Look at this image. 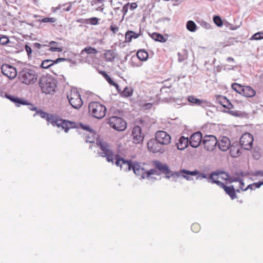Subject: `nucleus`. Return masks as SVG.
Segmentation results:
<instances>
[{
	"instance_id": "f257e3e1",
	"label": "nucleus",
	"mask_w": 263,
	"mask_h": 263,
	"mask_svg": "<svg viewBox=\"0 0 263 263\" xmlns=\"http://www.w3.org/2000/svg\"><path fill=\"white\" fill-rule=\"evenodd\" d=\"M96 144L99 148V154L102 157H106L108 162L114 164L115 156L117 154L114 153L110 145L102 140H98Z\"/></svg>"
},
{
	"instance_id": "f03ea898",
	"label": "nucleus",
	"mask_w": 263,
	"mask_h": 263,
	"mask_svg": "<svg viewBox=\"0 0 263 263\" xmlns=\"http://www.w3.org/2000/svg\"><path fill=\"white\" fill-rule=\"evenodd\" d=\"M39 85L43 92L53 94L55 91L56 81L51 76H42L40 79Z\"/></svg>"
},
{
	"instance_id": "7ed1b4c3",
	"label": "nucleus",
	"mask_w": 263,
	"mask_h": 263,
	"mask_svg": "<svg viewBox=\"0 0 263 263\" xmlns=\"http://www.w3.org/2000/svg\"><path fill=\"white\" fill-rule=\"evenodd\" d=\"M38 76L36 72L31 69L24 68L19 72L18 80L20 81L27 85H31L35 83L37 80Z\"/></svg>"
},
{
	"instance_id": "20e7f679",
	"label": "nucleus",
	"mask_w": 263,
	"mask_h": 263,
	"mask_svg": "<svg viewBox=\"0 0 263 263\" xmlns=\"http://www.w3.org/2000/svg\"><path fill=\"white\" fill-rule=\"evenodd\" d=\"M88 112L92 117L101 119L106 114V108L105 105L97 101L89 103L88 105Z\"/></svg>"
},
{
	"instance_id": "39448f33",
	"label": "nucleus",
	"mask_w": 263,
	"mask_h": 263,
	"mask_svg": "<svg viewBox=\"0 0 263 263\" xmlns=\"http://www.w3.org/2000/svg\"><path fill=\"white\" fill-rule=\"evenodd\" d=\"M67 98L69 104L76 109L81 108L83 104L81 95L76 88H71L67 93Z\"/></svg>"
},
{
	"instance_id": "423d86ee",
	"label": "nucleus",
	"mask_w": 263,
	"mask_h": 263,
	"mask_svg": "<svg viewBox=\"0 0 263 263\" xmlns=\"http://www.w3.org/2000/svg\"><path fill=\"white\" fill-rule=\"evenodd\" d=\"M107 123L111 127L117 131H124L127 128L126 122L122 118L119 117L112 116L109 117Z\"/></svg>"
},
{
	"instance_id": "0eeeda50",
	"label": "nucleus",
	"mask_w": 263,
	"mask_h": 263,
	"mask_svg": "<svg viewBox=\"0 0 263 263\" xmlns=\"http://www.w3.org/2000/svg\"><path fill=\"white\" fill-rule=\"evenodd\" d=\"M202 145L206 151L213 152L217 145V139L214 135H205L203 137Z\"/></svg>"
},
{
	"instance_id": "6e6552de",
	"label": "nucleus",
	"mask_w": 263,
	"mask_h": 263,
	"mask_svg": "<svg viewBox=\"0 0 263 263\" xmlns=\"http://www.w3.org/2000/svg\"><path fill=\"white\" fill-rule=\"evenodd\" d=\"M53 126H57L61 127L65 132H67L70 128L77 127V123L74 121H70L67 120H63L55 117L53 119L52 122L50 123Z\"/></svg>"
},
{
	"instance_id": "1a4fd4ad",
	"label": "nucleus",
	"mask_w": 263,
	"mask_h": 263,
	"mask_svg": "<svg viewBox=\"0 0 263 263\" xmlns=\"http://www.w3.org/2000/svg\"><path fill=\"white\" fill-rule=\"evenodd\" d=\"M155 138L158 141V143L161 144L164 148L170 145L172 142L171 135L164 130L156 132L155 134Z\"/></svg>"
},
{
	"instance_id": "9d476101",
	"label": "nucleus",
	"mask_w": 263,
	"mask_h": 263,
	"mask_svg": "<svg viewBox=\"0 0 263 263\" xmlns=\"http://www.w3.org/2000/svg\"><path fill=\"white\" fill-rule=\"evenodd\" d=\"M147 148L149 152L153 154H163L165 149L154 138H151L147 142Z\"/></svg>"
},
{
	"instance_id": "9b49d317",
	"label": "nucleus",
	"mask_w": 263,
	"mask_h": 263,
	"mask_svg": "<svg viewBox=\"0 0 263 263\" xmlns=\"http://www.w3.org/2000/svg\"><path fill=\"white\" fill-rule=\"evenodd\" d=\"M253 141V136L249 133L243 134L239 139L240 145L246 150H250L252 148Z\"/></svg>"
},
{
	"instance_id": "f8f14e48",
	"label": "nucleus",
	"mask_w": 263,
	"mask_h": 263,
	"mask_svg": "<svg viewBox=\"0 0 263 263\" xmlns=\"http://www.w3.org/2000/svg\"><path fill=\"white\" fill-rule=\"evenodd\" d=\"M115 162H114V163H115L117 166H119L121 170L123 171L127 172L132 169L133 164L132 161L125 160L118 154L115 156Z\"/></svg>"
},
{
	"instance_id": "ddd939ff",
	"label": "nucleus",
	"mask_w": 263,
	"mask_h": 263,
	"mask_svg": "<svg viewBox=\"0 0 263 263\" xmlns=\"http://www.w3.org/2000/svg\"><path fill=\"white\" fill-rule=\"evenodd\" d=\"M131 138L133 142L135 144H139L143 142L144 135L142 134V129L139 126H136L133 128Z\"/></svg>"
},
{
	"instance_id": "4468645a",
	"label": "nucleus",
	"mask_w": 263,
	"mask_h": 263,
	"mask_svg": "<svg viewBox=\"0 0 263 263\" xmlns=\"http://www.w3.org/2000/svg\"><path fill=\"white\" fill-rule=\"evenodd\" d=\"M2 73L10 79L15 78L17 75V71L13 66L9 64H3L1 68Z\"/></svg>"
},
{
	"instance_id": "2eb2a0df",
	"label": "nucleus",
	"mask_w": 263,
	"mask_h": 263,
	"mask_svg": "<svg viewBox=\"0 0 263 263\" xmlns=\"http://www.w3.org/2000/svg\"><path fill=\"white\" fill-rule=\"evenodd\" d=\"M203 137L200 132L193 133L189 139L190 145L193 147H198L202 143Z\"/></svg>"
},
{
	"instance_id": "dca6fc26",
	"label": "nucleus",
	"mask_w": 263,
	"mask_h": 263,
	"mask_svg": "<svg viewBox=\"0 0 263 263\" xmlns=\"http://www.w3.org/2000/svg\"><path fill=\"white\" fill-rule=\"evenodd\" d=\"M217 146L221 151L226 152L228 151L231 146L230 139L226 136L220 137L217 140Z\"/></svg>"
},
{
	"instance_id": "f3484780",
	"label": "nucleus",
	"mask_w": 263,
	"mask_h": 263,
	"mask_svg": "<svg viewBox=\"0 0 263 263\" xmlns=\"http://www.w3.org/2000/svg\"><path fill=\"white\" fill-rule=\"evenodd\" d=\"M189 144L188 138L181 136L178 140V142L176 143L177 148L179 150H184L185 149Z\"/></svg>"
},
{
	"instance_id": "a211bd4d",
	"label": "nucleus",
	"mask_w": 263,
	"mask_h": 263,
	"mask_svg": "<svg viewBox=\"0 0 263 263\" xmlns=\"http://www.w3.org/2000/svg\"><path fill=\"white\" fill-rule=\"evenodd\" d=\"M7 98L14 102L17 106H20L21 105H27L28 104V101L24 99H22L12 95H6Z\"/></svg>"
},
{
	"instance_id": "6ab92c4d",
	"label": "nucleus",
	"mask_w": 263,
	"mask_h": 263,
	"mask_svg": "<svg viewBox=\"0 0 263 263\" xmlns=\"http://www.w3.org/2000/svg\"><path fill=\"white\" fill-rule=\"evenodd\" d=\"M256 95L255 90L250 86H245L243 88L242 92H241V95L247 97V98H252L255 96Z\"/></svg>"
},
{
	"instance_id": "aec40b11",
	"label": "nucleus",
	"mask_w": 263,
	"mask_h": 263,
	"mask_svg": "<svg viewBox=\"0 0 263 263\" xmlns=\"http://www.w3.org/2000/svg\"><path fill=\"white\" fill-rule=\"evenodd\" d=\"M229 149H230V154L233 157H238L241 153V148L238 144H235L233 143L232 145L231 144Z\"/></svg>"
},
{
	"instance_id": "412c9836",
	"label": "nucleus",
	"mask_w": 263,
	"mask_h": 263,
	"mask_svg": "<svg viewBox=\"0 0 263 263\" xmlns=\"http://www.w3.org/2000/svg\"><path fill=\"white\" fill-rule=\"evenodd\" d=\"M112 1L113 0H92L91 2V5L92 6H97L99 4H102V5L100 6H99V7H98L96 9V10L98 11L103 12L104 8H105V6H104V4H103V3L108 1L110 3L111 6H112Z\"/></svg>"
},
{
	"instance_id": "4be33fe9",
	"label": "nucleus",
	"mask_w": 263,
	"mask_h": 263,
	"mask_svg": "<svg viewBox=\"0 0 263 263\" xmlns=\"http://www.w3.org/2000/svg\"><path fill=\"white\" fill-rule=\"evenodd\" d=\"M221 187L230 196L232 199H234L237 197L235 190L232 185L228 186L224 184H221Z\"/></svg>"
},
{
	"instance_id": "5701e85b",
	"label": "nucleus",
	"mask_w": 263,
	"mask_h": 263,
	"mask_svg": "<svg viewBox=\"0 0 263 263\" xmlns=\"http://www.w3.org/2000/svg\"><path fill=\"white\" fill-rule=\"evenodd\" d=\"M221 175L220 173H212L210 176V179L212 182L215 183L221 187V184H224L221 181Z\"/></svg>"
},
{
	"instance_id": "b1692460",
	"label": "nucleus",
	"mask_w": 263,
	"mask_h": 263,
	"mask_svg": "<svg viewBox=\"0 0 263 263\" xmlns=\"http://www.w3.org/2000/svg\"><path fill=\"white\" fill-rule=\"evenodd\" d=\"M187 100L190 103L198 106H202L203 105L205 104L206 103V102L205 101L199 99L194 96H189L187 98Z\"/></svg>"
},
{
	"instance_id": "393cba45",
	"label": "nucleus",
	"mask_w": 263,
	"mask_h": 263,
	"mask_svg": "<svg viewBox=\"0 0 263 263\" xmlns=\"http://www.w3.org/2000/svg\"><path fill=\"white\" fill-rule=\"evenodd\" d=\"M132 168L135 174L137 175H141L143 177L144 170L143 168L141 167L139 163L135 162L133 163Z\"/></svg>"
},
{
	"instance_id": "a878e982",
	"label": "nucleus",
	"mask_w": 263,
	"mask_h": 263,
	"mask_svg": "<svg viewBox=\"0 0 263 263\" xmlns=\"http://www.w3.org/2000/svg\"><path fill=\"white\" fill-rule=\"evenodd\" d=\"M154 164L157 169L162 172L165 174L168 173L169 170L168 166L166 164H164L159 161H155L154 162Z\"/></svg>"
},
{
	"instance_id": "bb28decb",
	"label": "nucleus",
	"mask_w": 263,
	"mask_h": 263,
	"mask_svg": "<svg viewBox=\"0 0 263 263\" xmlns=\"http://www.w3.org/2000/svg\"><path fill=\"white\" fill-rule=\"evenodd\" d=\"M219 101L220 104L224 108L231 109L233 107L230 101L225 97H220Z\"/></svg>"
},
{
	"instance_id": "cd10ccee",
	"label": "nucleus",
	"mask_w": 263,
	"mask_h": 263,
	"mask_svg": "<svg viewBox=\"0 0 263 263\" xmlns=\"http://www.w3.org/2000/svg\"><path fill=\"white\" fill-rule=\"evenodd\" d=\"M137 57L141 61H145L148 57V53L144 49H140L137 52Z\"/></svg>"
},
{
	"instance_id": "c85d7f7f",
	"label": "nucleus",
	"mask_w": 263,
	"mask_h": 263,
	"mask_svg": "<svg viewBox=\"0 0 263 263\" xmlns=\"http://www.w3.org/2000/svg\"><path fill=\"white\" fill-rule=\"evenodd\" d=\"M151 36L153 40L158 42L164 43L166 41V39L163 36V35L157 32L153 33Z\"/></svg>"
},
{
	"instance_id": "c756f323",
	"label": "nucleus",
	"mask_w": 263,
	"mask_h": 263,
	"mask_svg": "<svg viewBox=\"0 0 263 263\" xmlns=\"http://www.w3.org/2000/svg\"><path fill=\"white\" fill-rule=\"evenodd\" d=\"M50 48L49 50L52 52H61L62 48L58 47V43L54 41H51L50 42Z\"/></svg>"
},
{
	"instance_id": "7c9ffc66",
	"label": "nucleus",
	"mask_w": 263,
	"mask_h": 263,
	"mask_svg": "<svg viewBox=\"0 0 263 263\" xmlns=\"http://www.w3.org/2000/svg\"><path fill=\"white\" fill-rule=\"evenodd\" d=\"M104 57L107 61H112L115 58V53L111 50H107L104 53Z\"/></svg>"
},
{
	"instance_id": "2f4dec72",
	"label": "nucleus",
	"mask_w": 263,
	"mask_h": 263,
	"mask_svg": "<svg viewBox=\"0 0 263 263\" xmlns=\"http://www.w3.org/2000/svg\"><path fill=\"white\" fill-rule=\"evenodd\" d=\"M244 87V85H241L238 83H233L231 85V87L236 92L239 93L241 95V92L243 90V88Z\"/></svg>"
},
{
	"instance_id": "473e14b6",
	"label": "nucleus",
	"mask_w": 263,
	"mask_h": 263,
	"mask_svg": "<svg viewBox=\"0 0 263 263\" xmlns=\"http://www.w3.org/2000/svg\"><path fill=\"white\" fill-rule=\"evenodd\" d=\"M133 94V89L131 87H126L121 92V95L124 97H130Z\"/></svg>"
},
{
	"instance_id": "72a5a7b5",
	"label": "nucleus",
	"mask_w": 263,
	"mask_h": 263,
	"mask_svg": "<svg viewBox=\"0 0 263 263\" xmlns=\"http://www.w3.org/2000/svg\"><path fill=\"white\" fill-rule=\"evenodd\" d=\"M232 181L234 182H239V187L242 191H246L247 187H245V183L243 182V180L240 177H233L232 178Z\"/></svg>"
},
{
	"instance_id": "f704fd0d",
	"label": "nucleus",
	"mask_w": 263,
	"mask_h": 263,
	"mask_svg": "<svg viewBox=\"0 0 263 263\" xmlns=\"http://www.w3.org/2000/svg\"><path fill=\"white\" fill-rule=\"evenodd\" d=\"M186 28L190 31L194 32L196 30L197 26L193 21H189L187 22Z\"/></svg>"
},
{
	"instance_id": "c9c22d12",
	"label": "nucleus",
	"mask_w": 263,
	"mask_h": 263,
	"mask_svg": "<svg viewBox=\"0 0 263 263\" xmlns=\"http://www.w3.org/2000/svg\"><path fill=\"white\" fill-rule=\"evenodd\" d=\"M39 114L41 117L45 118L47 121L51 123L52 122L53 119L55 118V117L49 115L45 112L41 111Z\"/></svg>"
},
{
	"instance_id": "e433bc0d",
	"label": "nucleus",
	"mask_w": 263,
	"mask_h": 263,
	"mask_svg": "<svg viewBox=\"0 0 263 263\" xmlns=\"http://www.w3.org/2000/svg\"><path fill=\"white\" fill-rule=\"evenodd\" d=\"M54 64V61L51 60H45L43 61L41 64V67L47 69Z\"/></svg>"
},
{
	"instance_id": "4c0bfd02",
	"label": "nucleus",
	"mask_w": 263,
	"mask_h": 263,
	"mask_svg": "<svg viewBox=\"0 0 263 263\" xmlns=\"http://www.w3.org/2000/svg\"><path fill=\"white\" fill-rule=\"evenodd\" d=\"M84 52H85L86 53H87L88 54H96L97 53L98 51L93 47H87L82 50L81 53H83Z\"/></svg>"
},
{
	"instance_id": "58836bf2",
	"label": "nucleus",
	"mask_w": 263,
	"mask_h": 263,
	"mask_svg": "<svg viewBox=\"0 0 263 263\" xmlns=\"http://www.w3.org/2000/svg\"><path fill=\"white\" fill-rule=\"evenodd\" d=\"M263 39V31L258 32L251 36V40H260Z\"/></svg>"
},
{
	"instance_id": "ea45409f",
	"label": "nucleus",
	"mask_w": 263,
	"mask_h": 263,
	"mask_svg": "<svg viewBox=\"0 0 263 263\" xmlns=\"http://www.w3.org/2000/svg\"><path fill=\"white\" fill-rule=\"evenodd\" d=\"M180 172L182 174V176L184 177H186L185 175H190L192 176H194L197 175L198 173V172L196 170L194 171H189L185 170H182L180 171Z\"/></svg>"
},
{
	"instance_id": "a19ab883",
	"label": "nucleus",
	"mask_w": 263,
	"mask_h": 263,
	"mask_svg": "<svg viewBox=\"0 0 263 263\" xmlns=\"http://www.w3.org/2000/svg\"><path fill=\"white\" fill-rule=\"evenodd\" d=\"M155 174H158L157 171L155 169H151L150 170L146 171H144V175L142 177L143 178H144V177L148 178L151 175H155Z\"/></svg>"
},
{
	"instance_id": "79ce46f5",
	"label": "nucleus",
	"mask_w": 263,
	"mask_h": 263,
	"mask_svg": "<svg viewBox=\"0 0 263 263\" xmlns=\"http://www.w3.org/2000/svg\"><path fill=\"white\" fill-rule=\"evenodd\" d=\"M99 19L96 17H91L86 20V23L90 24L92 25H96L98 24Z\"/></svg>"
},
{
	"instance_id": "37998d69",
	"label": "nucleus",
	"mask_w": 263,
	"mask_h": 263,
	"mask_svg": "<svg viewBox=\"0 0 263 263\" xmlns=\"http://www.w3.org/2000/svg\"><path fill=\"white\" fill-rule=\"evenodd\" d=\"M38 21L40 23H55L57 19L55 17H45L41 20H39Z\"/></svg>"
},
{
	"instance_id": "c03bdc74",
	"label": "nucleus",
	"mask_w": 263,
	"mask_h": 263,
	"mask_svg": "<svg viewBox=\"0 0 263 263\" xmlns=\"http://www.w3.org/2000/svg\"><path fill=\"white\" fill-rule=\"evenodd\" d=\"M213 21L215 24L218 27H221L223 25V22L219 16H215L213 18Z\"/></svg>"
},
{
	"instance_id": "a18cd8bd",
	"label": "nucleus",
	"mask_w": 263,
	"mask_h": 263,
	"mask_svg": "<svg viewBox=\"0 0 263 263\" xmlns=\"http://www.w3.org/2000/svg\"><path fill=\"white\" fill-rule=\"evenodd\" d=\"M132 33H133V31L130 30H128L126 32L125 36V42L129 43L132 41L133 39Z\"/></svg>"
},
{
	"instance_id": "49530a36",
	"label": "nucleus",
	"mask_w": 263,
	"mask_h": 263,
	"mask_svg": "<svg viewBox=\"0 0 263 263\" xmlns=\"http://www.w3.org/2000/svg\"><path fill=\"white\" fill-rule=\"evenodd\" d=\"M191 230L194 233H197L200 230V226L198 223H194L191 226Z\"/></svg>"
},
{
	"instance_id": "de8ad7c7",
	"label": "nucleus",
	"mask_w": 263,
	"mask_h": 263,
	"mask_svg": "<svg viewBox=\"0 0 263 263\" xmlns=\"http://www.w3.org/2000/svg\"><path fill=\"white\" fill-rule=\"evenodd\" d=\"M9 42V39L6 36L3 35L0 37V44L2 45H7Z\"/></svg>"
},
{
	"instance_id": "09e8293b",
	"label": "nucleus",
	"mask_w": 263,
	"mask_h": 263,
	"mask_svg": "<svg viewBox=\"0 0 263 263\" xmlns=\"http://www.w3.org/2000/svg\"><path fill=\"white\" fill-rule=\"evenodd\" d=\"M109 29L114 34L117 33L119 30V27L113 23L110 26Z\"/></svg>"
},
{
	"instance_id": "8fccbe9b",
	"label": "nucleus",
	"mask_w": 263,
	"mask_h": 263,
	"mask_svg": "<svg viewBox=\"0 0 263 263\" xmlns=\"http://www.w3.org/2000/svg\"><path fill=\"white\" fill-rule=\"evenodd\" d=\"M137 60V59L136 57H132L130 60V64L133 67H139L141 65L139 63H137L135 61Z\"/></svg>"
},
{
	"instance_id": "3c124183",
	"label": "nucleus",
	"mask_w": 263,
	"mask_h": 263,
	"mask_svg": "<svg viewBox=\"0 0 263 263\" xmlns=\"http://www.w3.org/2000/svg\"><path fill=\"white\" fill-rule=\"evenodd\" d=\"M25 48L26 51L27 53V55H28V57H31V54H32L31 48L27 45H25Z\"/></svg>"
},
{
	"instance_id": "603ef678",
	"label": "nucleus",
	"mask_w": 263,
	"mask_h": 263,
	"mask_svg": "<svg viewBox=\"0 0 263 263\" xmlns=\"http://www.w3.org/2000/svg\"><path fill=\"white\" fill-rule=\"evenodd\" d=\"M129 3H128L126 4H125L123 6L122 10V11L123 13V15H125L126 14V13L127 12L128 8H129Z\"/></svg>"
},
{
	"instance_id": "864d4df0",
	"label": "nucleus",
	"mask_w": 263,
	"mask_h": 263,
	"mask_svg": "<svg viewBox=\"0 0 263 263\" xmlns=\"http://www.w3.org/2000/svg\"><path fill=\"white\" fill-rule=\"evenodd\" d=\"M254 176H260L263 177V170L262 171H256L253 174Z\"/></svg>"
},
{
	"instance_id": "5fc2aeb1",
	"label": "nucleus",
	"mask_w": 263,
	"mask_h": 263,
	"mask_svg": "<svg viewBox=\"0 0 263 263\" xmlns=\"http://www.w3.org/2000/svg\"><path fill=\"white\" fill-rule=\"evenodd\" d=\"M255 189L259 188L262 185H263V180L258 182L253 183Z\"/></svg>"
},
{
	"instance_id": "6e6d98bb",
	"label": "nucleus",
	"mask_w": 263,
	"mask_h": 263,
	"mask_svg": "<svg viewBox=\"0 0 263 263\" xmlns=\"http://www.w3.org/2000/svg\"><path fill=\"white\" fill-rule=\"evenodd\" d=\"M129 8L131 10H133L138 7V5L137 3H132L131 4H129Z\"/></svg>"
},
{
	"instance_id": "4d7b16f0",
	"label": "nucleus",
	"mask_w": 263,
	"mask_h": 263,
	"mask_svg": "<svg viewBox=\"0 0 263 263\" xmlns=\"http://www.w3.org/2000/svg\"><path fill=\"white\" fill-rule=\"evenodd\" d=\"M220 173V175H221V180H227L228 178V175L225 173H222V172H221Z\"/></svg>"
},
{
	"instance_id": "13d9d810",
	"label": "nucleus",
	"mask_w": 263,
	"mask_h": 263,
	"mask_svg": "<svg viewBox=\"0 0 263 263\" xmlns=\"http://www.w3.org/2000/svg\"><path fill=\"white\" fill-rule=\"evenodd\" d=\"M100 73L104 77V78L106 79V80L107 81L109 78H110V76L107 74L106 72L105 71H101L100 72Z\"/></svg>"
},
{
	"instance_id": "bf43d9fd",
	"label": "nucleus",
	"mask_w": 263,
	"mask_h": 263,
	"mask_svg": "<svg viewBox=\"0 0 263 263\" xmlns=\"http://www.w3.org/2000/svg\"><path fill=\"white\" fill-rule=\"evenodd\" d=\"M107 81L108 82V83L111 85H113L114 86H118L117 84L114 82V81L111 79V78H109Z\"/></svg>"
},
{
	"instance_id": "052dcab7",
	"label": "nucleus",
	"mask_w": 263,
	"mask_h": 263,
	"mask_svg": "<svg viewBox=\"0 0 263 263\" xmlns=\"http://www.w3.org/2000/svg\"><path fill=\"white\" fill-rule=\"evenodd\" d=\"M140 35V33H137L133 31V33H132V37L133 39H137L138 38L139 35Z\"/></svg>"
},
{
	"instance_id": "680f3d73",
	"label": "nucleus",
	"mask_w": 263,
	"mask_h": 263,
	"mask_svg": "<svg viewBox=\"0 0 263 263\" xmlns=\"http://www.w3.org/2000/svg\"><path fill=\"white\" fill-rule=\"evenodd\" d=\"M255 189V187H254V185H253V183H252V184H251L248 185L247 186V190H248V189H250V190H254Z\"/></svg>"
},
{
	"instance_id": "e2e57ef3",
	"label": "nucleus",
	"mask_w": 263,
	"mask_h": 263,
	"mask_svg": "<svg viewBox=\"0 0 263 263\" xmlns=\"http://www.w3.org/2000/svg\"><path fill=\"white\" fill-rule=\"evenodd\" d=\"M253 156L256 158V159H258L260 157V154L257 152H254V153H253Z\"/></svg>"
},
{
	"instance_id": "0e129e2a",
	"label": "nucleus",
	"mask_w": 263,
	"mask_h": 263,
	"mask_svg": "<svg viewBox=\"0 0 263 263\" xmlns=\"http://www.w3.org/2000/svg\"><path fill=\"white\" fill-rule=\"evenodd\" d=\"M64 60H65V59H64V58H58L55 61H54V64L59 63V62L63 61Z\"/></svg>"
},
{
	"instance_id": "69168bd1",
	"label": "nucleus",
	"mask_w": 263,
	"mask_h": 263,
	"mask_svg": "<svg viewBox=\"0 0 263 263\" xmlns=\"http://www.w3.org/2000/svg\"><path fill=\"white\" fill-rule=\"evenodd\" d=\"M41 46L42 45L39 43H35L34 44V46L37 49H40L41 47Z\"/></svg>"
},
{
	"instance_id": "338daca9",
	"label": "nucleus",
	"mask_w": 263,
	"mask_h": 263,
	"mask_svg": "<svg viewBox=\"0 0 263 263\" xmlns=\"http://www.w3.org/2000/svg\"><path fill=\"white\" fill-rule=\"evenodd\" d=\"M227 61H230V62H234V60L233 58L232 57H229L227 59Z\"/></svg>"
},
{
	"instance_id": "774afa93",
	"label": "nucleus",
	"mask_w": 263,
	"mask_h": 263,
	"mask_svg": "<svg viewBox=\"0 0 263 263\" xmlns=\"http://www.w3.org/2000/svg\"><path fill=\"white\" fill-rule=\"evenodd\" d=\"M8 2L13 3L16 2V0H6L7 4L8 3Z\"/></svg>"
}]
</instances>
